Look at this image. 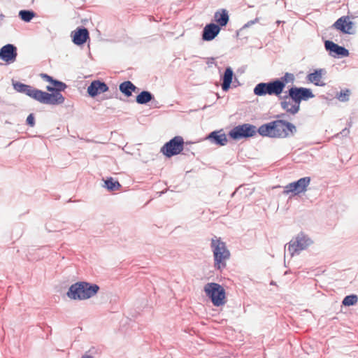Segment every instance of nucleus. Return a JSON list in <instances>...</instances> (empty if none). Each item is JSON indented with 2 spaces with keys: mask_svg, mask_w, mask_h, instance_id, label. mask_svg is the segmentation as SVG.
<instances>
[{
  "mask_svg": "<svg viewBox=\"0 0 358 358\" xmlns=\"http://www.w3.org/2000/svg\"><path fill=\"white\" fill-rule=\"evenodd\" d=\"M289 94L297 102V103H299V106L301 101H306L315 96L310 89L296 87H291L289 90Z\"/></svg>",
  "mask_w": 358,
  "mask_h": 358,
  "instance_id": "nucleus-12",
  "label": "nucleus"
},
{
  "mask_svg": "<svg viewBox=\"0 0 358 358\" xmlns=\"http://www.w3.org/2000/svg\"><path fill=\"white\" fill-rule=\"evenodd\" d=\"M295 80V76L293 73H285V75L280 79V82L283 84V90L285 87L286 84L292 83Z\"/></svg>",
  "mask_w": 358,
  "mask_h": 358,
  "instance_id": "nucleus-30",
  "label": "nucleus"
},
{
  "mask_svg": "<svg viewBox=\"0 0 358 358\" xmlns=\"http://www.w3.org/2000/svg\"><path fill=\"white\" fill-rule=\"evenodd\" d=\"M358 298L357 296L355 294H350L346 296L343 301L342 303L345 306H350L355 305L357 302Z\"/></svg>",
  "mask_w": 358,
  "mask_h": 358,
  "instance_id": "nucleus-28",
  "label": "nucleus"
},
{
  "mask_svg": "<svg viewBox=\"0 0 358 358\" xmlns=\"http://www.w3.org/2000/svg\"><path fill=\"white\" fill-rule=\"evenodd\" d=\"M203 290L213 306L219 307L226 303V291L221 285L208 282L204 286Z\"/></svg>",
  "mask_w": 358,
  "mask_h": 358,
  "instance_id": "nucleus-4",
  "label": "nucleus"
},
{
  "mask_svg": "<svg viewBox=\"0 0 358 358\" xmlns=\"http://www.w3.org/2000/svg\"><path fill=\"white\" fill-rule=\"evenodd\" d=\"M108 90V87L105 83L100 80H94L87 87V92L92 96L94 97L98 94L106 92Z\"/></svg>",
  "mask_w": 358,
  "mask_h": 358,
  "instance_id": "nucleus-16",
  "label": "nucleus"
},
{
  "mask_svg": "<svg viewBox=\"0 0 358 358\" xmlns=\"http://www.w3.org/2000/svg\"><path fill=\"white\" fill-rule=\"evenodd\" d=\"M283 92V84L279 79L269 83H260L254 88V94L259 96L266 95L279 96Z\"/></svg>",
  "mask_w": 358,
  "mask_h": 358,
  "instance_id": "nucleus-5",
  "label": "nucleus"
},
{
  "mask_svg": "<svg viewBox=\"0 0 358 358\" xmlns=\"http://www.w3.org/2000/svg\"><path fill=\"white\" fill-rule=\"evenodd\" d=\"M322 69L316 70L313 73L308 75V80L317 86H324L325 83L322 80Z\"/></svg>",
  "mask_w": 358,
  "mask_h": 358,
  "instance_id": "nucleus-22",
  "label": "nucleus"
},
{
  "mask_svg": "<svg viewBox=\"0 0 358 358\" xmlns=\"http://www.w3.org/2000/svg\"><path fill=\"white\" fill-rule=\"evenodd\" d=\"M13 87L16 91L24 93L36 101L38 100L41 90L20 82L14 83Z\"/></svg>",
  "mask_w": 358,
  "mask_h": 358,
  "instance_id": "nucleus-13",
  "label": "nucleus"
},
{
  "mask_svg": "<svg viewBox=\"0 0 358 358\" xmlns=\"http://www.w3.org/2000/svg\"><path fill=\"white\" fill-rule=\"evenodd\" d=\"M38 101L45 104L59 105L64 103V97L59 92H52L49 94L41 90Z\"/></svg>",
  "mask_w": 358,
  "mask_h": 358,
  "instance_id": "nucleus-11",
  "label": "nucleus"
},
{
  "mask_svg": "<svg viewBox=\"0 0 358 358\" xmlns=\"http://www.w3.org/2000/svg\"><path fill=\"white\" fill-rule=\"evenodd\" d=\"M208 138L219 145H224L228 141L227 135L224 133H222V131H215L211 132L208 135Z\"/></svg>",
  "mask_w": 358,
  "mask_h": 358,
  "instance_id": "nucleus-20",
  "label": "nucleus"
},
{
  "mask_svg": "<svg viewBox=\"0 0 358 358\" xmlns=\"http://www.w3.org/2000/svg\"><path fill=\"white\" fill-rule=\"evenodd\" d=\"M295 129L296 128L292 124L278 120L262 124L259 127L257 131L262 136L283 138L293 134Z\"/></svg>",
  "mask_w": 358,
  "mask_h": 358,
  "instance_id": "nucleus-1",
  "label": "nucleus"
},
{
  "mask_svg": "<svg viewBox=\"0 0 358 358\" xmlns=\"http://www.w3.org/2000/svg\"><path fill=\"white\" fill-rule=\"evenodd\" d=\"M233 75L234 73L232 69L230 67L227 68L224 71L223 83L222 85V88L224 91L229 90L232 81Z\"/></svg>",
  "mask_w": 358,
  "mask_h": 358,
  "instance_id": "nucleus-24",
  "label": "nucleus"
},
{
  "mask_svg": "<svg viewBox=\"0 0 358 358\" xmlns=\"http://www.w3.org/2000/svg\"><path fill=\"white\" fill-rule=\"evenodd\" d=\"M184 139L180 136H176L166 142L160 149V152L166 157L170 158L178 155L184 149Z\"/></svg>",
  "mask_w": 358,
  "mask_h": 358,
  "instance_id": "nucleus-6",
  "label": "nucleus"
},
{
  "mask_svg": "<svg viewBox=\"0 0 358 358\" xmlns=\"http://www.w3.org/2000/svg\"><path fill=\"white\" fill-rule=\"evenodd\" d=\"M27 124L30 127H34L35 124V118L33 114H29L27 118Z\"/></svg>",
  "mask_w": 358,
  "mask_h": 358,
  "instance_id": "nucleus-33",
  "label": "nucleus"
},
{
  "mask_svg": "<svg viewBox=\"0 0 358 358\" xmlns=\"http://www.w3.org/2000/svg\"><path fill=\"white\" fill-rule=\"evenodd\" d=\"M17 57L16 48L11 44L3 46L0 50V58L7 63L15 61Z\"/></svg>",
  "mask_w": 358,
  "mask_h": 358,
  "instance_id": "nucleus-14",
  "label": "nucleus"
},
{
  "mask_svg": "<svg viewBox=\"0 0 358 358\" xmlns=\"http://www.w3.org/2000/svg\"><path fill=\"white\" fill-rule=\"evenodd\" d=\"M103 187L110 192L117 190L122 187L119 180H103Z\"/></svg>",
  "mask_w": 358,
  "mask_h": 358,
  "instance_id": "nucleus-26",
  "label": "nucleus"
},
{
  "mask_svg": "<svg viewBox=\"0 0 358 358\" xmlns=\"http://www.w3.org/2000/svg\"><path fill=\"white\" fill-rule=\"evenodd\" d=\"M310 182V180H295L285 187L283 194L286 195L290 194V197L298 195L306 191Z\"/></svg>",
  "mask_w": 358,
  "mask_h": 358,
  "instance_id": "nucleus-9",
  "label": "nucleus"
},
{
  "mask_svg": "<svg viewBox=\"0 0 358 358\" xmlns=\"http://www.w3.org/2000/svg\"><path fill=\"white\" fill-rule=\"evenodd\" d=\"M301 179L306 180V179H310V178L309 177H305V178H302Z\"/></svg>",
  "mask_w": 358,
  "mask_h": 358,
  "instance_id": "nucleus-35",
  "label": "nucleus"
},
{
  "mask_svg": "<svg viewBox=\"0 0 358 358\" xmlns=\"http://www.w3.org/2000/svg\"><path fill=\"white\" fill-rule=\"evenodd\" d=\"M350 92L349 90L341 91L338 96V99L341 101H346L348 100Z\"/></svg>",
  "mask_w": 358,
  "mask_h": 358,
  "instance_id": "nucleus-31",
  "label": "nucleus"
},
{
  "mask_svg": "<svg viewBox=\"0 0 358 358\" xmlns=\"http://www.w3.org/2000/svg\"><path fill=\"white\" fill-rule=\"evenodd\" d=\"M311 243V239L308 236L301 233L296 236L294 242L292 243L291 241L289 243L288 251L293 255L294 252H299V251L305 250Z\"/></svg>",
  "mask_w": 358,
  "mask_h": 358,
  "instance_id": "nucleus-8",
  "label": "nucleus"
},
{
  "mask_svg": "<svg viewBox=\"0 0 358 358\" xmlns=\"http://www.w3.org/2000/svg\"><path fill=\"white\" fill-rule=\"evenodd\" d=\"M257 130L254 125L243 124L233 128L229 133V136L234 140H239L249 138L256 134Z\"/></svg>",
  "mask_w": 358,
  "mask_h": 358,
  "instance_id": "nucleus-7",
  "label": "nucleus"
},
{
  "mask_svg": "<svg viewBox=\"0 0 358 358\" xmlns=\"http://www.w3.org/2000/svg\"><path fill=\"white\" fill-rule=\"evenodd\" d=\"M41 77L46 81L50 82V83H52V82L54 81V79L51 76L45 73L41 74Z\"/></svg>",
  "mask_w": 358,
  "mask_h": 358,
  "instance_id": "nucleus-34",
  "label": "nucleus"
},
{
  "mask_svg": "<svg viewBox=\"0 0 358 358\" xmlns=\"http://www.w3.org/2000/svg\"><path fill=\"white\" fill-rule=\"evenodd\" d=\"M120 90L126 96H130L136 90V87L131 81H125L120 85Z\"/></svg>",
  "mask_w": 358,
  "mask_h": 358,
  "instance_id": "nucleus-23",
  "label": "nucleus"
},
{
  "mask_svg": "<svg viewBox=\"0 0 358 358\" xmlns=\"http://www.w3.org/2000/svg\"><path fill=\"white\" fill-rule=\"evenodd\" d=\"M325 48L333 55L334 57H348L349 55V52L347 49L330 41H327L325 42Z\"/></svg>",
  "mask_w": 358,
  "mask_h": 358,
  "instance_id": "nucleus-18",
  "label": "nucleus"
},
{
  "mask_svg": "<svg viewBox=\"0 0 358 358\" xmlns=\"http://www.w3.org/2000/svg\"><path fill=\"white\" fill-rule=\"evenodd\" d=\"M19 16L24 22H30L35 16L33 11L22 10L19 12Z\"/></svg>",
  "mask_w": 358,
  "mask_h": 358,
  "instance_id": "nucleus-29",
  "label": "nucleus"
},
{
  "mask_svg": "<svg viewBox=\"0 0 358 358\" xmlns=\"http://www.w3.org/2000/svg\"><path fill=\"white\" fill-rule=\"evenodd\" d=\"M215 21L219 27L226 26L229 22V17L227 11L225 9L217 10L214 15Z\"/></svg>",
  "mask_w": 358,
  "mask_h": 358,
  "instance_id": "nucleus-21",
  "label": "nucleus"
},
{
  "mask_svg": "<svg viewBox=\"0 0 358 358\" xmlns=\"http://www.w3.org/2000/svg\"><path fill=\"white\" fill-rule=\"evenodd\" d=\"M99 289V286L96 284L80 281L70 286L66 295L73 300H85L96 295Z\"/></svg>",
  "mask_w": 358,
  "mask_h": 358,
  "instance_id": "nucleus-2",
  "label": "nucleus"
},
{
  "mask_svg": "<svg viewBox=\"0 0 358 358\" xmlns=\"http://www.w3.org/2000/svg\"><path fill=\"white\" fill-rule=\"evenodd\" d=\"M52 84L55 87H52L51 86H47L46 87L47 90L49 92H60L61 91L64 90L66 87V85L64 83L55 80H54V81L52 82Z\"/></svg>",
  "mask_w": 358,
  "mask_h": 358,
  "instance_id": "nucleus-27",
  "label": "nucleus"
},
{
  "mask_svg": "<svg viewBox=\"0 0 358 358\" xmlns=\"http://www.w3.org/2000/svg\"><path fill=\"white\" fill-rule=\"evenodd\" d=\"M210 248L213 253L214 268L222 271L227 266L226 261L230 258L231 254L226 243L220 238L211 239Z\"/></svg>",
  "mask_w": 358,
  "mask_h": 358,
  "instance_id": "nucleus-3",
  "label": "nucleus"
},
{
  "mask_svg": "<svg viewBox=\"0 0 358 358\" xmlns=\"http://www.w3.org/2000/svg\"><path fill=\"white\" fill-rule=\"evenodd\" d=\"M280 106L283 110L292 115L297 113L300 108L299 103L289 95L283 97Z\"/></svg>",
  "mask_w": 358,
  "mask_h": 358,
  "instance_id": "nucleus-15",
  "label": "nucleus"
},
{
  "mask_svg": "<svg viewBox=\"0 0 358 358\" xmlns=\"http://www.w3.org/2000/svg\"><path fill=\"white\" fill-rule=\"evenodd\" d=\"M165 185L167 186V187L161 192H156L157 194H158L159 196H161L162 194H164L167 190H170L171 192H180V189H177L178 185L174 186L173 189H171V187H172L171 185H168V184L166 182L165 183Z\"/></svg>",
  "mask_w": 358,
  "mask_h": 358,
  "instance_id": "nucleus-32",
  "label": "nucleus"
},
{
  "mask_svg": "<svg viewBox=\"0 0 358 358\" xmlns=\"http://www.w3.org/2000/svg\"><path fill=\"white\" fill-rule=\"evenodd\" d=\"M220 27L213 23L206 24L203 28L202 38L204 41H209L214 39L220 33Z\"/></svg>",
  "mask_w": 358,
  "mask_h": 358,
  "instance_id": "nucleus-17",
  "label": "nucleus"
},
{
  "mask_svg": "<svg viewBox=\"0 0 358 358\" xmlns=\"http://www.w3.org/2000/svg\"><path fill=\"white\" fill-rule=\"evenodd\" d=\"M152 99V95L148 91H143L136 96V102L140 104L148 103Z\"/></svg>",
  "mask_w": 358,
  "mask_h": 358,
  "instance_id": "nucleus-25",
  "label": "nucleus"
},
{
  "mask_svg": "<svg viewBox=\"0 0 358 358\" xmlns=\"http://www.w3.org/2000/svg\"><path fill=\"white\" fill-rule=\"evenodd\" d=\"M73 42L76 45H83L89 38V32L85 28L78 29L72 32Z\"/></svg>",
  "mask_w": 358,
  "mask_h": 358,
  "instance_id": "nucleus-19",
  "label": "nucleus"
},
{
  "mask_svg": "<svg viewBox=\"0 0 358 358\" xmlns=\"http://www.w3.org/2000/svg\"><path fill=\"white\" fill-rule=\"evenodd\" d=\"M333 27L343 34H353L355 33V24L350 16L341 17L334 23Z\"/></svg>",
  "mask_w": 358,
  "mask_h": 358,
  "instance_id": "nucleus-10",
  "label": "nucleus"
}]
</instances>
